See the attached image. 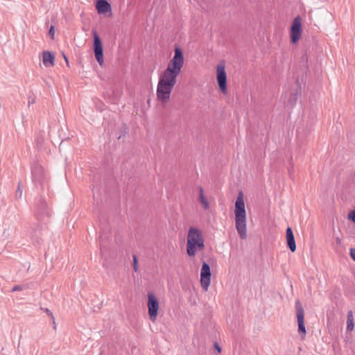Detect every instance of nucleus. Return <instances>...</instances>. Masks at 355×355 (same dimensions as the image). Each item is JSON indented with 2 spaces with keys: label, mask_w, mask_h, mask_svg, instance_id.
I'll return each mask as SVG.
<instances>
[{
  "label": "nucleus",
  "mask_w": 355,
  "mask_h": 355,
  "mask_svg": "<svg viewBox=\"0 0 355 355\" xmlns=\"http://www.w3.org/2000/svg\"><path fill=\"white\" fill-rule=\"evenodd\" d=\"M38 211H39V214L41 216H50V211L48 209V206L46 205V203L45 202H42L40 207H39V209H38Z\"/></svg>",
  "instance_id": "obj_15"
},
{
  "label": "nucleus",
  "mask_w": 355,
  "mask_h": 355,
  "mask_svg": "<svg viewBox=\"0 0 355 355\" xmlns=\"http://www.w3.org/2000/svg\"><path fill=\"white\" fill-rule=\"evenodd\" d=\"M349 218L355 223V209L349 213Z\"/></svg>",
  "instance_id": "obj_21"
},
{
  "label": "nucleus",
  "mask_w": 355,
  "mask_h": 355,
  "mask_svg": "<svg viewBox=\"0 0 355 355\" xmlns=\"http://www.w3.org/2000/svg\"><path fill=\"white\" fill-rule=\"evenodd\" d=\"M43 310H44V311L45 313H46V314H47L49 316H50V317H51V318L53 320V324H55V319H54L53 315V313H51V311L50 310H49L48 309H44Z\"/></svg>",
  "instance_id": "obj_19"
},
{
  "label": "nucleus",
  "mask_w": 355,
  "mask_h": 355,
  "mask_svg": "<svg viewBox=\"0 0 355 355\" xmlns=\"http://www.w3.org/2000/svg\"><path fill=\"white\" fill-rule=\"evenodd\" d=\"M43 63L46 67H52L55 64V57L49 51L43 52Z\"/></svg>",
  "instance_id": "obj_13"
},
{
  "label": "nucleus",
  "mask_w": 355,
  "mask_h": 355,
  "mask_svg": "<svg viewBox=\"0 0 355 355\" xmlns=\"http://www.w3.org/2000/svg\"><path fill=\"white\" fill-rule=\"evenodd\" d=\"M216 78L218 86L223 92L227 90V75L225 66L220 64L217 67Z\"/></svg>",
  "instance_id": "obj_10"
},
{
  "label": "nucleus",
  "mask_w": 355,
  "mask_h": 355,
  "mask_svg": "<svg viewBox=\"0 0 355 355\" xmlns=\"http://www.w3.org/2000/svg\"><path fill=\"white\" fill-rule=\"evenodd\" d=\"M35 101V96L33 94H30L28 96V105L31 106V104H33Z\"/></svg>",
  "instance_id": "obj_17"
},
{
  "label": "nucleus",
  "mask_w": 355,
  "mask_h": 355,
  "mask_svg": "<svg viewBox=\"0 0 355 355\" xmlns=\"http://www.w3.org/2000/svg\"><path fill=\"white\" fill-rule=\"evenodd\" d=\"M64 60H66L67 63H68V60L66 57H64Z\"/></svg>",
  "instance_id": "obj_27"
},
{
  "label": "nucleus",
  "mask_w": 355,
  "mask_h": 355,
  "mask_svg": "<svg viewBox=\"0 0 355 355\" xmlns=\"http://www.w3.org/2000/svg\"><path fill=\"white\" fill-rule=\"evenodd\" d=\"M205 248V239L201 231L197 227L189 228L187 237V253L194 257L198 251Z\"/></svg>",
  "instance_id": "obj_3"
},
{
  "label": "nucleus",
  "mask_w": 355,
  "mask_h": 355,
  "mask_svg": "<svg viewBox=\"0 0 355 355\" xmlns=\"http://www.w3.org/2000/svg\"><path fill=\"white\" fill-rule=\"evenodd\" d=\"M94 35V51L96 61L99 65L102 66L103 64V50L102 42L99 35L96 31H93Z\"/></svg>",
  "instance_id": "obj_6"
},
{
  "label": "nucleus",
  "mask_w": 355,
  "mask_h": 355,
  "mask_svg": "<svg viewBox=\"0 0 355 355\" xmlns=\"http://www.w3.org/2000/svg\"><path fill=\"white\" fill-rule=\"evenodd\" d=\"M100 239H103V235H100Z\"/></svg>",
  "instance_id": "obj_28"
},
{
  "label": "nucleus",
  "mask_w": 355,
  "mask_h": 355,
  "mask_svg": "<svg viewBox=\"0 0 355 355\" xmlns=\"http://www.w3.org/2000/svg\"><path fill=\"white\" fill-rule=\"evenodd\" d=\"M21 289L20 286H15L12 288V291H16Z\"/></svg>",
  "instance_id": "obj_26"
},
{
  "label": "nucleus",
  "mask_w": 355,
  "mask_h": 355,
  "mask_svg": "<svg viewBox=\"0 0 355 355\" xmlns=\"http://www.w3.org/2000/svg\"><path fill=\"white\" fill-rule=\"evenodd\" d=\"M296 315L298 324V332L300 334H306V328L304 325V311L300 301L295 302Z\"/></svg>",
  "instance_id": "obj_8"
},
{
  "label": "nucleus",
  "mask_w": 355,
  "mask_h": 355,
  "mask_svg": "<svg viewBox=\"0 0 355 355\" xmlns=\"http://www.w3.org/2000/svg\"><path fill=\"white\" fill-rule=\"evenodd\" d=\"M132 266H133V269H134L135 272H137L139 268H138V260H137V257L136 255L133 256Z\"/></svg>",
  "instance_id": "obj_18"
},
{
  "label": "nucleus",
  "mask_w": 355,
  "mask_h": 355,
  "mask_svg": "<svg viewBox=\"0 0 355 355\" xmlns=\"http://www.w3.org/2000/svg\"><path fill=\"white\" fill-rule=\"evenodd\" d=\"M199 190V200L200 201L201 204L202 205L205 209H208L209 208V204L207 200L205 198L204 196V191L202 187H198Z\"/></svg>",
  "instance_id": "obj_14"
},
{
  "label": "nucleus",
  "mask_w": 355,
  "mask_h": 355,
  "mask_svg": "<svg viewBox=\"0 0 355 355\" xmlns=\"http://www.w3.org/2000/svg\"><path fill=\"white\" fill-rule=\"evenodd\" d=\"M341 243H342V240H341V239H340V238H339V237H336V244L338 246H339V245H341Z\"/></svg>",
  "instance_id": "obj_25"
},
{
  "label": "nucleus",
  "mask_w": 355,
  "mask_h": 355,
  "mask_svg": "<svg viewBox=\"0 0 355 355\" xmlns=\"http://www.w3.org/2000/svg\"><path fill=\"white\" fill-rule=\"evenodd\" d=\"M351 258L355 261V248L350 249Z\"/></svg>",
  "instance_id": "obj_24"
},
{
  "label": "nucleus",
  "mask_w": 355,
  "mask_h": 355,
  "mask_svg": "<svg viewBox=\"0 0 355 355\" xmlns=\"http://www.w3.org/2000/svg\"><path fill=\"white\" fill-rule=\"evenodd\" d=\"M354 327L353 312L352 311H349L347 313V330L352 331Z\"/></svg>",
  "instance_id": "obj_16"
},
{
  "label": "nucleus",
  "mask_w": 355,
  "mask_h": 355,
  "mask_svg": "<svg viewBox=\"0 0 355 355\" xmlns=\"http://www.w3.org/2000/svg\"><path fill=\"white\" fill-rule=\"evenodd\" d=\"M31 173L33 181L43 185L46 180V175L42 165L38 162H33L31 164Z\"/></svg>",
  "instance_id": "obj_4"
},
{
  "label": "nucleus",
  "mask_w": 355,
  "mask_h": 355,
  "mask_svg": "<svg viewBox=\"0 0 355 355\" xmlns=\"http://www.w3.org/2000/svg\"><path fill=\"white\" fill-rule=\"evenodd\" d=\"M302 19L300 16L296 17L293 21L291 26V37L293 43H296L300 38Z\"/></svg>",
  "instance_id": "obj_9"
},
{
  "label": "nucleus",
  "mask_w": 355,
  "mask_h": 355,
  "mask_svg": "<svg viewBox=\"0 0 355 355\" xmlns=\"http://www.w3.org/2000/svg\"><path fill=\"white\" fill-rule=\"evenodd\" d=\"M235 225L236 229L242 239L247 237L246 228V211L245 208V202L243 200V194L242 191L239 193L235 202Z\"/></svg>",
  "instance_id": "obj_2"
},
{
  "label": "nucleus",
  "mask_w": 355,
  "mask_h": 355,
  "mask_svg": "<svg viewBox=\"0 0 355 355\" xmlns=\"http://www.w3.org/2000/svg\"><path fill=\"white\" fill-rule=\"evenodd\" d=\"M22 196V191L20 190V182L19 183L18 189L16 191V197L21 198Z\"/></svg>",
  "instance_id": "obj_20"
},
{
  "label": "nucleus",
  "mask_w": 355,
  "mask_h": 355,
  "mask_svg": "<svg viewBox=\"0 0 355 355\" xmlns=\"http://www.w3.org/2000/svg\"><path fill=\"white\" fill-rule=\"evenodd\" d=\"M147 306L150 320L153 322L155 321L158 315L159 302L153 293L148 294Z\"/></svg>",
  "instance_id": "obj_5"
},
{
  "label": "nucleus",
  "mask_w": 355,
  "mask_h": 355,
  "mask_svg": "<svg viewBox=\"0 0 355 355\" xmlns=\"http://www.w3.org/2000/svg\"><path fill=\"white\" fill-rule=\"evenodd\" d=\"M96 7L99 14L105 13L111 10L110 4L106 0H98Z\"/></svg>",
  "instance_id": "obj_12"
},
{
  "label": "nucleus",
  "mask_w": 355,
  "mask_h": 355,
  "mask_svg": "<svg viewBox=\"0 0 355 355\" xmlns=\"http://www.w3.org/2000/svg\"><path fill=\"white\" fill-rule=\"evenodd\" d=\"M174 51V56L169 61L166 69L159 76L157 84V97L163 103H166L170 98L172 89L177 82V77L184 65V56L182 49L176 46Z\"/></svg>",
  "instance_id": "obj_1"
},
{
  "label": "nucleus",
  "mask_w": 355,
  "mask_h": 355,
  "mask_svg": "<svg viewBox=\"0 0 355 355\" xmlns=\"http://www.w3.org/2000/svg\"><path fill=\"white\" fill-rule=\"evenodd\" d=\"M286 242L287 245L291 252H295L296 250V244L295 241L294 234L293 233V230L291 227H288L286 231Z\"/></svg>",
  "instance_id": "obj_11"
},
{
  "label": "nucleus",
  "mask_w": 355,
  "mask_h": 355,
  "mask_svg": "<svg viewBox=\"0 0 355 355\" xmlns=\"http://www.w3.org/2000/svg\"><path fill=\"white\" fill-rule=\"evenodd\" d=\"M214 349L218 352V353L221 352V347L219 346L218 343L217 342H215L214 344Z\"/></svg>",
  "instance_id": "obj_22"
},
{
  "label": "nucleus",
  "mask_w": 355,
  "mask_h": 355,
  "mask_svg": "<svg viewBox=\"0 0 355 355\" xmlns=\"http://www.w3.org/2000/svg\"><path fill=\"white\" fill-rule=\"evenodd\" d=\"M49 34L51 35V38L54 37L55 30H54V26H51V28L49 29Z\"/></svg>",
  "instance_id": "obj_23"
},
{
  "label": "nucleus",
  "mask_w": 355,
  "mask_h": 355,
  "mask_svg": "<svg viewBox=\"0 0 355 355\" xmlns=\"http://www.w3.org/2000/svg\"><path fill=\"white\" fill-rule=\"evenodd\" d=\"M211 270L209 265L203 261L200 270V284L205 291H207L211 283Z\"/></svg>",
  "instance_id": "obj_7"
}]
</instances>
